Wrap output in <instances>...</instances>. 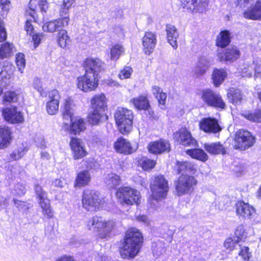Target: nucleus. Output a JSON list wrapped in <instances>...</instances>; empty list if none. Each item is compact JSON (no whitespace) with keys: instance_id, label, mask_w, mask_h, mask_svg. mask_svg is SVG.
Instances as JSON below:
<instances>
[{"instance_id":"52","label":"nucleus","mask_w":261,"mask_h":261,"mask_svg":"<svg viewBox=\"0 0 261 261\" xmlns=\"http://www.w3.org/2000/svg\"><path fill=\"white\" fill-rule=\"evenodd\" d=\"M27 192V189L22 184L18 183L15 185L12 193L14 195L22 196L24 195Z\"/></svg>"},{"instance_id":"49","label":"nucleus","mask_w":261,"mask_h":261,"mask_svg":"<svg viewBox=\"0 0 261 261\" xmlns=\"http://www.w3.org/2000/svg\"><path fill=\"white\" fill-rule=\"evenodd\" d=\"M243 116L247 119L255 122H261V111L256 110L253 113L244 114Z\"/></svg>"},{"instance_id":"48","label":"nucleus","mask_w":261,"mask_h":261,"mask_svg":"<svg viewBox=\"0 0 261 261\" xmlns=\"http://www.w3.org/2000/svg\"><path fill=\"white\" fill-rule=\"evenodd\" d=\"M139 164L144 170H148L154 167L155 162L146 157H142L139 161Z\"/></svg>"},{"instance_id":"7","label":"nucleus","mask_w":261,"mask_h":261,"mask_svg":"<svg viewBox=\"0 0 261 261\" xmlns=\"http://www.w3.org/2000/svg\"><path fill=\"white\" fill-rule=\"evenodd\" d=\"M197 184V180L192 176L181 175L176 185V190L178 196L191 193Z\"/></svg>"},{"instance_id":"61","label":"nucleus","mask_w":261,"mask_h":261,"mask_svg":"<svg viewBox=\"0 0 261 261\" xmlns=\"http://www.w3.org/2000/svg\"><path fill=\"white\" fill-rule=\"evenodd\" d=\"M35 190L36 195L39 199L43 198L44 197H46L45 192L42 190L41 187L40 186L36 185Z\"/></svg>"},{"instance_id":"13","label":"nucleus","mask_w":261,"mask_h":261,"mask_svg":"<svg viewBox=\"0 0 261 261\" xmlns=\"http://www.w3.org/2000/svg\"><path fill=\"white\" fill-rule=\"evenodd\" d=\"M2 114L5 120L11 123H21L24 122L23 114L15 107L5 108L3 110Z\"/></svg>"},{"instance_id":"20","label":"nucleus","mask_w":261,"mask_h":261,"mask_svg":"<svg viewBox=\"0 0 261 261\" xmlns=\"http://www.w3.org/2000/svg\"><path fill=\"white\" fill-rule=\"evenodd\" d=\"M156 34L151 32H146L142 38L143 50L146 55L152 53L156 44Z\"/></svg>"},{"instance_id":"4","label":"nucleus","mask_w":261,"mask_h":261,"mask_svg":"<svg viewBox=\"0 0 261 261\" xmlns=\"http://www.w3.org/2000/svg\"><path fill=\"white\" fill-rule=\"evenodd\" d=\"M151 195L153 199L160 201L165 198L168 191L167 180L162 175L154 177L150 184Z\"/></svg>"},{"instance_id":"38","label":"nucleus","mask_w":261,"mask_h":261,"mask_svg":"<svg viewBox=\"0 0 261 261\" xmlns=\"http://www.w3.org/2000/svg\"><path fill=\"white\" fill-rule=\"evenodd\" d=\"M187 154L193 159L198 160L202 162H205L208 160L207 154L203 150L199 148L187 150Z\"/></svg>"},{"instance_id":"59","label":"nucleus","mask_w":261,"mask_h":261,"mask_svg":"<svg viewBox=\"0 0 261 261\" xmlns=\"http://www.w3.org/2000/svg\"><path fill=\"white\" fill-rule=\"evenodd\" d=\"M44 36V34L42 33H37L32 35V39L34 41L35 48L39 45Z\"/></svg>"},{"instance_id":"37","label":"nucleus","mask_w":261,"mask_h":261,"mask_svg":"<svg viewBox=\"0 0 261 261\" xmlns=\"http://www.w3.org/2000/svg\"><path fill=\"white\" fill-rule=\"evenodd\" d=\"M130 101L135 107L138 110H147L150 107L148 100L146 96L141 95L132 99Z\"/></svg>"},{"instance_id":"29","label":"nucleus","mask_w":261,"mask_h":261,"mask_svg":"<svg viewBox=\"0 0 261 261\" xmlns=\"http://www.w3.org/2000/svg\"><path fill=\"white\" fill-rule=\"evenodd\" d=\"M165 30L168 43L174 49H176L177 47V39L179 37L176 27L174 25L168 24L166 25Z\"/></svg>"},{"instance_id":"39","label":"nucleus","mask_w":261,"mask_h":261,"mask_svg":"<svg viewBox=\"0 0 261 261\" xmlns=\"http://www.w3.org/2000/svg\"><path fill=\"white\" fill-rule=\"evenodd\" d=\"M151 90L153 94L158 99L159 104L162 106L161 108L164 109L167 98L166 93L163 92L162 89L157 86H152Z\"/></svg>"},{"instance_id":"14","label":"nucleus","mask_w":261,"mask_h":261,"mask_svg":"<svg viewBox=\"0 0 261 261\" xmlns=\"http://www.w3.org/2000/svg\"><path fill=\"white\" fill-rule=\"evenodd\" d=\"M199 127L200 129L207 133L216 134L222 129L218 120L211 117L202 119L199 122Z\"/></svg>"},{"instance_id":"25","label":"nucleus","mask_w":261,"mask_h":261,"mask_svg":"<svg viewBox=\"0 0 261 261\" xmlns=\"http://www.w3.org/2000/svg\"><path fill=\"white\" fill-rule=\"evenodd\" d=\"M69 122H71L69 128L70 132L74 135L79 134L86 129V122L84 119L79 117L74 119L71 118L70 120H66L64 122V124L68 125Z\"/></svg>"},{"instance_id":"10","label":"nucleus","mask_w":261,"mask_h":261,"mask_svg":"<svg viewBox=\"0 0 261 261\" xmlns=\"http://www.w3.org/2000/svg\"><path fill=\"white\" fill-rule=\"evenodd\" d=\"M82 204L83 207L87 211H96L100 205L98 195L94 191L85 190L83 194Z\"/></svg>"},{"instance_id":"8","label":"nucleus","mask_w":261,"mask_h":261,"mask_svg":"<svg viewBox=\"0 0 261 261\" xmlns=\"http://www.w3.org/2000/svg\"><path fill=\"white\" fill-rule=\"evenodd\" d=\"M77 87L84 92L94 90L98 86V77L90 73L85 72L84 75L77 78Z\"/></svg>"},{"instance_id":"51","label":"nucleus","mask_w":261,"mask_h":261,"mask_svg":"<svg viewBox=\"0 0 261 261\" xmlns=\"http://www.w3.org/2000/svg\"><path fill=\"white\" fill-rule=\"evenodd\" d=\"M16 63L18 70L22 73L25 66L24 55L22 53H18L16 56Z\"/></svg>"},{"instance_id":"6","label":"nucleus","mask_w":261,"mask_h":261,"mask_svg":"<svg viewBox=\"0 0 261 261\" xmlns=\"http://www.w3.org/2000/svg\"><path fill=\"white\" fill-rule=\"evenodd\" d=\"M201 97L203 101L208 106L220 109H224L226 108V104L219 93L211 89L203 90Z\"/></svg>"},{"instance_id":"33","label":"nucleus","mask_w":261,"mask_h":261,"mask_svg":"<svg viewBox=\"0 0 261 261\" xmlns=\"http://www.w3.org/2000/svg\"><path fill=\"white\" fill-rule=\"evenodd\" d=\"M91 176L88 171L83 170L77 173L75 181V187H82L89 184Z\"/></svg>"},{"instance_id":"30","label":"nucleus","mask_w":261,"mask_h":261,"mask_svg":"<svg viewBox=\"0 0 261 261\" xmlns=\"http://www.w3.org/2000/svg\"><path fill=\"white\" fill-rule=\"evenodd\" d=\"M12 140L11 132L8 126L0 127V149L7 147Z\"/></svg>"},{"instance_id":"32","label":"nucleus","mask_w":261,"mask_h":261,"mask_svg":"<svg viewBox=\"0 0 261 261\" xmlns=\"http://www.w3.org/2000/svg\"><path fill=\"white\" fill-rule=\"evenodd\" d=\"M72 103V100L70 98H67L64 100L62 116L65 121L70 120L73 116L74 110Z\"/></svg>"},{"instance_id":"12","label":"nucleus","mask_w":261,"mask_h":261,"mask_svg":"<svg viewBox=\"0 0 261 261\" xmlns=\"http://www.w3.org/2000/svg\"><path fill=\"white\" fill-rule=\"evenodd\" d=\"M236 207L237 215L240 219H251L255 215L254 208L247 203L239 201Z\"/></svg>"},{"instance_id":"63","label":"nucleus","mask_w":261,"mask_h":261,"mask_svg":"<svg viewBox=\"0 0 261 261\" xmlns=\"http://www.w3.org/2000/svg\"><path fill=\"white\" fill-rule=\"evenodd\" d=\"M39 203L42 210L50 205V201L46 197L39 199Z\"/></svg>"},{"instance_id":"17","label":"nucleus","mask_w":261,"mask_h":261,"mask_svg":"<svg viewBox=\"0 0 261 261\" xmlns=\"http://www.w3.org/2000/svg\"><path fill=\"white\" fill-rule=\"evenodd\" d=\"M49 101L46 103V108L49 115H55L58 112L61 96L58 91L54 90L48 94Z\"/></svg>"},{"instance_id":"24","label":"nucleus","mask_w":261,"mask_h":261,"mask_svg":"<svg viewBox=\"0 0 261 261\" xmlns=\"http://www.w3.org/2000/svg\"><path fill=\"white\" fill-rule=\"evenodd\" d=\"M243 16L246 19L261 20V0H258L254 5L246 9Z\"/></svg>"},{"instance_id":"55","label":"nucleus","mask_w":261,"mask_h":261,"mask_svg":"<svg viewBox=\"0 0 261 261\" xmlns=\"http://www.w3.org/2000/svg\"><path fill=\"white\" fill-rule=\"evenodd\" d=\"M18 96L14 92H7L4 96V101L9 102H14L17 101Z\"/></svg>"},{"instance_id":"22","label":"nucleus","mask_w":261,"mask_h":261,"mask_svg":"<svg viewBox=\"0 0 261 261\" xmlns=\"http://www.w3.org/2000/svg\"><path fill=\"white\" fill-rule=\"evenodd\" d=\"M47 8V2L45 0H31L29 3V10L25 11V15H30L35 19L34 14L36 12H45Z\"/></svg>"},{"instance_id":"47","label":"nucleus","mask_w":261,"mask_h":261,"mask_svg":"<svg viewBox=\"0 0 261 261\" xmlns=\"http://www.w3.org/2000/svg\"><path fill=\"white\" fill-rule=\"evenodd\" d=\"M103 116V112L92 110V112L89 116L88 121L92 125L97 124L100 122Z\"/></svg>"},{"instance_id":"2","label":"nucleus","mask_w":261,"mask_h":261,"mask_svg":"<svg viewBox=\"0 0 261 261\" xmlns=\"http://www.w3.org/2000/svg\"><path fill=\"white\" fill-rule=\"evenodd\" d=\"M87 227L90 230L97 231L99 237L104 239L109 237L115 227V222L113 220L106 219L101 216H96L89 220Z\"/></svg>"},{"instance_id":"62","label":"nucleus","mask_w":261,"mask_h":261,"mask_svg":"<svg viewBox=\"0 0 261 261\" xmlns=\"http://www.w3.org/2000/svg\"><path fill=\"white\" fill-rule=\"evenodd\" d=\"M43 214L46 216L47 218L49 219L53 218L54 216V212L51 208L50 205L47 206L42 210Z\"/></svg>"},{"instance_id":"19","label":"nucleus","mask_w":261,"mask_h":261,"mask_svg":"<svg viewBox=\"0 0 261 261\" xmlns=\"http://www.w3.org/2000/svg\"><path fill=\"white\" fill-rule=\"evenodd\" d=\"M114 147L117 152L124 154H131L137 149V146H132L127 140L121 137L114 143Z\"/></svg>"},{"instance_id":"16","label":"nucleus","mask_w":261,"mask_h":261,"mask_svg":"<svg viewBox=\"0 0 261 261\" xmlns=\"http://www.w3.org/2000/svg\"><path fill=\"white\" fill-rule=\"evenodd\" d=\"M68 25V18H58L44 22L42 25V30L45 32L54 33L60 31V29L65 28Z\"/></svg>"},{"instance_id":"1","label":"nucleus","mask_w":261,"mask_h":261,"mask_svg":"<svg viewBox=\"0 0 261 261\" xmlns=\"http://www.w3.org/2000/svg\"><path fill=\"white\" fill-rule=\"evenodd\" d=\"M143 237L136 228L129 229L125 234L124 241L120 252L123 258H133L136 256L141 247Z\"/></svg>"},{"instance_id":"46","label":"nucleus","mask_w":261,"mask_h":261,"mask_svg":"<svg viewBox=\"0 0 261 261\" xmlns=\"http://www.w3.org/2000/svg\"><path fill=\"white\" fill-rule=\"evenodd\" d=\"M235 237L237 238V242H244L247 237V232L243 225H239L237 226L234 232Z\"/></svg>"},{"instance_id":"60","label":"nucleus","mask_w":261,"mask_h":261,"mask_svg":"<svg viewBox=\"0 0 261 261\" xmlns=\"http://www.w3.org/2000/svg\"><path fill=\"white\" fill-rule=\"evenodd\" d=\"M7 33L4 27V23L0 21V42H3L6 40Z\"/></svg>"},{"instance_id":"27","label":"nucleus","mask_w":261,"mask_h":261,"mask_svg":"<svg viewBox=\"0 0 261 261\" xmlns=\"http://www.w3.org/2000/svg\"><path fill=\"white\" fill-rule=\"evenodd\" d=\"M92 110L104 112L107 108V99L103 93L95 95L91 100Z\"/></svg>"},{"instance_id":"40","label":"nucleus","mask_w":261,"mask_h":261,"mask_svg":"<svg viewBox=\"0 0 261 261\" xmlns=\"http://www.w3.org/2000/svg\"><path fill=\"white\" fill-rule=\"evenodd\" d=\"M14 46L12 44L6 42L1 45L0 47V59L10 57L13 53Z\"/></svg>"},{"instance_id":"21","label":"nucleus","mask_w":261,"mask_h":261,"mask_svg":"<svg viewBox=\"0 0 261 261\" xmlns=\"http://www.w3.org/2000/svg\"><path fill=\"white\" fill-rule=\"evenodd\" d=\"M185 7L192 11L203 13L208 5V0H181Z\"/></svg>"},{"instance_id":"57","label":"nucleus","mask_w":261,"mask_h":261,"mask_svg":"<svg viewBox=\"0 0 261 261\" xmlns=\"http://www.w3.org/2000/svg\"><path fill=\"white\" fill-rule=\"evenodd\" d=\"M70 8V7H65V5H62L61 7L60 12H59V15H60V18H64L65 17H67L68 18V22H69L70 18L69 17L68 13H69V9Z\"/></svg>"},{"instance_id":"18","label":"nucleus","mask_w":261,"mask_h":261,"mask_svg":"<svg viewBox=\"0 0 261 261\" xmlns=\"http://www.w3.org/2000/svg\"><path fill=\"white\" fill-rule=\"evenodd\" d=\"M174 139L185 146L195 145L196 141L193 138L191 133L186 128H182L174 134Z\"/></svg>"},{"instance_id":"31","label":"nucleus","mask_w":261,"mask_h":261,"mask_svg":"<svg viewBox=\"0 0 261 261\" xmlns=\"http://www.w3.org/2000/svg\"><path fill=\"white\" fill-rule=\"evenodd\" d=\"M227 76V73L224 69H214L212 74V80L213 83L216 87L221 85Z\"/></svg>"},{"instance_id":"34","label":"nucleus","mask_w":261,"mask_h":261,"mask_svg":"<svg viewBox=\"0 0 261 261\" xmlns=\"http://www.w3.org/2000/svg\"><path fill=\"white\" fill-rule=\"evenodd\" d=\"M210 66L209 61L205 58H201L194 69L195 75L200 77L204 74Z\"/></svg>"},{"instance_id":"50","label":"nucleus","mask_w":261,"mask_h":261,"mask_svg":"<svg viewBox=\"0 0 261 261\" xmlns=\"http://www.w3.org/2000/svg\"><path fill=\"white\" fill-rule=\"evenodd\" d=\"M240 250L239 252V255L241 256L243 260L244 261H249L251 257V252L249 251V248L247 246H242L241 245L239 244Z\"/></svg>"},{"instance_id":"35","label":"nucleus","mask_w":261,"mask_h":261,"mask_svg":"<svg viewBox=\"0 0 261 261\" xmlns=\"http://www.w3.org/2000/svg\"><path fill=\"white\" fill-rule=\"evenodd\" d=\"M204 148L207 152L211 154L225 153V149L220 142L205 143L204 144Z\"/></svg>"},{"instance_id":"36","label":"nucleus","mask_w":261,"mask_h":261,"mask_svg":"<svg viewBox=\"0 0 261 261\" xmlns=\"http://www.w3.org/2000/svg\"><path fill=\"white\" fill-rule=\"evenodd\" d=\"M230 32L227 30L221 31L217 37L216 43L218 46L224 47L230 42Z\"/></svg>"},{"instance_id":"54","label":"nucleus","mask_w":261,"mask_h":261,"mask_svg":"<svg viewBox=\"0 0 261 261\" xmlns=\"http://www.w3.org/2000/svg\"><path fill=\"white\" fill-rule=\"evenodd\" d=\"M15 206L19 210L25 211L29 208V204L25 201L13 199Z\"/></svg>"},{"instance_id":"11","label":"nucleus","mask_w":261,"mask_h":261,"mask_svg":"<svg viewBox=\"0 0 261 261\" xmlns=\"http://www.w3.org/2000/svg\"><path fill=\"white\" fill-rule=\"evenodd\" d=\"M69 145L74 160L81 159L87 155L84 143L81 139L77 137L71 138Z\"/></svg>"},{"instance_id":"43","label":"nucleus","mask_w":261,"mask_h":261,"mask_svg":"<svg viewBox=\"0 0 261 261\" xmlns=\"http://www.w3.org/2000/svg\"><path fill=\"white\" fill-rule=\"evenodd\" d=\"M124 48L123 46L119 44L114 45L111 49V59L113 60H118L120 56L123 54Z\"/></svg>"},{"instance_id":"26","label":"nucleus","mask_w":261,"mask_h":261,"mask_svg":"<svg viewBox=\"0 0 261 261\" xmlns=\"http://www.w3.org/2000/svg\"><path fill=\"white\" fill-rule=\"evenodd\" d=\"M240 56V51L236 46H230L226 48L223 54H220L219 57L221 61L233 62L238 59Z\"/></svg>"},{"instance_id":"41","label":"nucleus","mask_w":261,"mask_h":261,"mask_svg":"<svg viewBox=\"0 0 261 261\" xmlns=\"http://www.w3.org/2000/svg\"><path fill=\"white\" fill-rule=\"evenodd\" d=\"M28 151V148L23 144H21L10 155L12 161H16L21 159Z\"/></svg>"},{"instance_id":"45","label":"nucleus","mask_w":261,"mask_h":261,"mask_svg":"<svg viewBox=\"0 0 261 261\" xmlns=\"http://www.w3.org/2000/svg\"><path fill=\"white\" fill-rule=\"evenodd\" d=\"M57 38L58 43L60 46L62 48L65 47L69 40L66 31L63 29L59 31L58 33Z\"/></svg>"},{"instance_id":"5","label":"nucleus","mask_w":261,"mask_h":261,"mask_svg":"<svg viewBox=\"0 0 261 261\" xmlns=\"http://www.w3.org/2000/svg\"><path fill=\"white\" fill-rule=\"evenodd\" d=\"M139 194V192L134 189L124 187L117 190L116 197L121 203L132 205L134 203L138 204Z\"/></svg>"},{"instance_id":"15","label":"nucleus","mask_w":261,"mask_h":261,"mask_svg":"<svg viewBox=\"0 0 261 261\" xmlns=\"http://www.w3.org/2000/svg\"><path fill=\"white\" fill-rule=\"evenodd\" d=\"M104 64L97 58H87L84 62L85 72L90 73L98 77L99 72L103 70Z\"/></svg>"},{"instance_id":"42","label":"nucleus","mask_w":261,"mask_h":261,"mask_svg":"<svg viewBox=\"0 0 261 261\" xmlns=\"http://www.w3.org/2000/svg\"><path fill=\"white\" fill-rule=\"evenodd\" d=\"M229 101L233 104L237 105L242 99V95L238 89H231L227 94Z\"/></svg>"},{"instance_id":"9","label":"nucleus","mask_w":261,"mask_h":261,"mask_svg":"<svg viewBox=\"0 0 261 261\" xmlns=\"http://www.w3.org/2000/svg\"><path fill=\"white\" fill-rule=\"evenodd\" d=\"M254 142V138L247 130L241 129L236 133L234 146L236 149L245 150L253 146Z\"/></svg>"},{"instance_id":"44","label":"nucleus","mask_w":261,"mask_h":261,"mask_svg":"<svg viewBox=\"0 0 261 261\" xmlns=\"http://www.w3.org/2000/svg\"><path fill=\"white\" fill-rule=\"evenodd\" d=\"M106 183L110 188H114L120 184V177L114 173H110L106 178Z\"/></svg>"},{"instance_id":"3","label":"nucleus","mask_w":261,"mask_h":261,"mask_svg":"<svg viewBox=\"0 0 261 261\" xmlns=\"http://www.w3.org/2000/svg\"><path fill=\"white\" fill-rule=\"evenodd\" d=\"M116 123L120 133L126 134L132 128L133 115L131 110L118 108L114 115Z\"/></svg>"},{"instance_id":"56","label":"nucleus","mask_w":261,"mask_h":261,"mask_svg":"<svg viewBox=\"0 0 261 261\" xmlns=\"http://www.w3.org/2000/svg\"><path fill=\"white\" fill-rule=\"evenodd\" d=\"M132 72L133 69L131 67L128 66L125 67L121 70L119 74V77L121 80L129 78Z\"/></svg>"},{"instance_id":"23","label":"nucleus","mask_w":261,"mask_h":261,"mask_svg":"<svg viewBox=\"0 0 261 261\" xmlns=\"http://www.w3.org/2000/svg\"><path fill=\"white\" fill-rule=\"evenodd\" d=\"M148 150L150 153L157 154L170 150V145L168 141L160 140L150 142L148 145Z\"/></svg>"},{"instance_id":"64","label":"nucleus","mask_w":261,"mask_h":261,"mask_svg":"<svg viewBox=\"0 0 261 261\" xmlns=\"http://www.w3.org/2000/svg\"><path fill=\"white\" fill-rule=\"evenodd\" d=\"M10 4L9 0H0V7L4 11L7 12L9 10Z\"/></svg>"},{"instance_id":"28","label":"nucleus","mask_w":261,"mask_h":261,"mask_svg":"<svg viewBox=\"0 0 261 261\" xmlns=\"http://www.w3.org/2000/svg\"><path fill=\"white\" fill-rule=\"evenodd\" d=\"M14 69V66L9 62H6L3 66H0V85L8 83Z\"/></svg>"},{"instance_id":"53","label":"nucleus","mask_w":261,"mask_h":261,"mask_svg":"<svg viewBox=\"0 0 261 261\" xmlns=\"http://www.w3.org/2000/svg\"><path fill=\"white\" fill-rule=\"evenodd\" d=\"M239 243L240 242H237V240H233L232 238H229L225 241L224 246L226 249L229 251H232L236 248V245Z\"/></svg>"},{"instance_id":"58","label":"nucleus","mask_w":261,"mask_h":261,"mask_svg":"<svg viewBox=\"0 0 261 261\" xmlns=\"http://www.w3.org/2000/svg\"><path fill=\"white\" fill-rule=\"evenodd\" d=\"M33 86L41 95L43 94V89L42 88V82L40 79L37 77L35 78L33 82Z\"/></svg>"}]
</instances>
